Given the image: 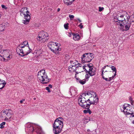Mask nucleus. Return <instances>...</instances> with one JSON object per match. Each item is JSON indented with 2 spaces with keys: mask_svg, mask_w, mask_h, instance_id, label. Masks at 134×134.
<instances>
[{
  "mask_svg": "<svg viewBox=\"0 0 134 134\" xmlns=\"http://www.w3.org/2000/svg\"><path fill=\"white\" fill-rule=\"evenodd\" d=\"M32 51L29 46H23L22 44H19L16 48L17 53L22 57L27 55Z\"/></svg>",
  "mask_w": 134,
  "mask_h": 134,
  "instance_id": "f257e3e1",
  "label": "nucleus"
},
{
  "mask_svg": "<svg viewBox=\"0 0 134 134\" xmlns=\"http://www.w3.org/2000/svg\"><path fill=\"white\" fill-rule=\"evenodd\" d=\"M37 78L40 82L43 84L47 83L51 80L48 78L45 70H42L38 72Z\"/></svg>",
  "mask_w": 134,
  "mask_h": 134,
  "instance_id": "f03ea898",
  "label": "nucleus"
},
{
  "mask_svg": "<svg viewBox=\"0 0 134 134\" xmlns=\"http://www.w3.org/2000/svg\"><path fill=\"white\" fill-rule=\"evenodd\" d=\"M115 18L118 20L117 22H118L119 23H120L126 20L129 19L130 16L126 12H124V14H122V12H118Z\"/></svg>",
  "mask_w": 134,
  "mask_h": 134,
  "instance_id": "7ed1b4c3",
  "label": "nucleus"
},
{
  "mask_svg": "<svg viewBox=\"0 0 134 134\" xmlns=\"http://www.w3.org/2000/svg\"><path fill=\"white\" fill-rule=\"evenodd\" d=\"M57 44V42L51 41L48 43V46L52 52L55 53H58L59 51L61 50V48L59 47Z\"/></svg>",
  "mask_w": 134,
  "mask_h": 134,
  "instance_id": "20e7f679",
  "label": "nucleus"
},
{
  "mask_svg": "<svg viewBox=\"0 0 134 134\" xmlns=\"http://www.w3.org/2000/svg\"><path fill=\"white\" fill-rule=\"evenodd\" d=\"M81 97H80L78 99V103L79 105L84 108H88L89 107L88 104L87 103V102H89L88 98H86V97H84V96L81 95Z\"/></svg>",
  "mask_w": 134,
  "mask_h": 134,
  "instance_id": "39448f33",
  "label": "nucleus"
},
{
  "mask_svg": "<svg viewBox=\"0 0 134 134\" xmlns=\"http://www.w3.org/2000/svg\"><path fill=\"white\" fill-rule=\"evenodd\" d=\"M129 19L122 22L120 23V29L122 31H127L129 30L131 26V23L129 22Z\"/></svg>",
  "mask_w": 134,
  "mask_h": 134,
  "instance_id": "423d86ee",
  "label": "nucleus"
},
{
  "mask_svg": "<svg viewBox=\"0 0 134 134\" xmlns=\"http://www.w3.org/2000/svg\"><path fill=\"white\" fill-rule=\"evenodd\" d=\"M94 58L93 54L90 53H85L81 57L82 62H90Z\"/></svg>",
  "mask_w": 134,
  "mask_h": 134,
  "instance_id": "0eeeda50",
  "label": "nucleus"
},
{
  "mask_svg": "<svg viewBox=\"0 0 134 134\" xmlns=\"http://www.w3.org/2000/svg\"><path fill=\"white\" fill-rule=\"evenodd\" d=\"M48 36V35L46 32L42 31L39 32L36 37V39L38 42L44 43L45 41H44L43 40Z\"/></svg>",
  "mask_w": 134,
  "mask_h": 134,
  "instance_id": "6e6552de",
  "label": "nucleus"
},
{
  "mask_svg": "<svg viewBox=\"0 0 134 134\" xmlns=\"http://www.w3.org/2000/svg\"><path fill=\"white\" fill-rule=\"evenodd\" d=\"M130 105L125 104L122 107L123 111L125 115L131 114L132 115L134 114L133 112L130 111Z\"/></svg>",
  "mask_w": 134,
  "mask_h": 134,
  "instance_id": "1a4fd4ad",
  "label": "nucleus"
},
{
  "mask_svg": "<svg viewBox=\"0 0 134 134\" xmlns=\"http://www.w3.org/2000/svg\"><path fill=\"white\" fill-rule=\"evenodd\" d=\"M27 130L33 134H42V133L41 129L38 127L36 128L34 130L33 127L32 126Z\"/></svg>",
  "mask_w": 134,
  "mask_h": 134,
  "instance_id": "9d476101",
  "label": "nucleus"
},
{
  "mask_svg": "<svg viewBox=\"0 0 134 134\" xmlns=\"http://www.w3.org/2000/svg\"><path fill=\"white\" fill-rule=\"evenodd\" d=\"M85 72L86 73L85 77L86 79H89L90 76H93L96 73V69L93 68L89 69V70Z\"/></svg>",
  "mask_w": 134,
  "mask_h": 134,
  "instance_id": "9b49d317",
  "label": "nucleus"
},
{
  "mask_svg": "<svg viewBox=\"0 0 134 134\" xmlns=\"http://www.w3.org/2000/svg\"><path fill=\"white\" fill-rule=\"evenodd\" d=\"M63 119L61 117H59L57 118L54 121L53 125L58 126H60L63 127Z\"/></svg>",
  "mask_w": 134,
  "mask_h": 134,
  "instance_id": "f8f14e48",
  "label": "nucleus"
},
{
  "mask_svg": "<svg viewBox=\"0 0 134 134\" xmlns=\"http://www.w3.org/2000/svg\"><path fill=\"white\" fill-rule=\"evenodd\" d=\"M98 100L99 99L98 98L95 97L94 98L93 97L91 96L87 100L89 103H92V104L93 103L95 105H96L98 102Z\"/></svg>",
  "mask_w": 134,
  "mask_h": 134,
  "instance_id": "ddd939ff",
  "label": "nucleus"
},
{
  "mask_svg": "<svg viewBox=\"0 0 134 134\" xmlns=\"http://www.w3.org/2000/svg\"><path fill=\"white\" fill-rule=\"evenodd\" d=\"M21 12L20 15L22 16H27V14H29V12L27 10L26 7L22 8L20 11Z\"/></svg>",
  "mask_w": 134,
  "mask_h": 134,
  "instance_id": "4468645a",
  "label": "nucleus"
},
{
  "mask_svg": "<svg viewBox=\"0 0 134 134\" xmlns=\"http://www.w3.org/2000/svg\"><path fill=\"white\" fill-rule=\"evenodd\" d=\"M78 74L77 72L75 74V77L77 81L82 85L84 84L85 83L87 80H88V79H86V78L82 80H81L78 77H77L76 75Z\"/></svg>",
  "mask_w": 134,
  "mask_h": 134,
  "instance_id": "2eb2a0df",
  "label": "nucleus"
},
{
  "mask_svg": "<svg viewBox=\"0 0 134 134\" xmlns=\"http://www.w3.org/2000/svg\"><path fill=\"white\" fill-rule=\"evenodd\" d=\"M83 68V66L82 64L79 63L77 66L76 67V71L75 74L77 72L78 74V73H80L82 72V69H84Z\"/></svg>",
  "mask_w": 134,
  "mask_h": 134,
  "instance_id": "dca6fc26",
  "label": "nucleus"
},
{
  "mask_svg": "<svg viewBox=\"0 0 134 134\" xmlns=\"http://www.w3.org/2000/svg\"><path fill=\"white\" fill-rule=\"evenodd\" d=\"M27 16H24L25 20H22V23L25 25H26L29 23L31 18L29 14H27Z\"/></svg>",
  "mask_w": 134,
  "mask_h": 134,
  "instance_id": "f3484780",
  "label": "nucleus"
},
{
  "mask_svg": "<svg viewBox=\"0 0 134 134\" xmlns=\"http://www.w3.org/2000/svg\"><path fill=\"white\" fill-rule=\"evenodd\" d=\"M70 93L72 96H75L76 94L77 90L76 88L73 87H71L70 88Z\"/></svg>",
  "mask_w": 134,
  "mask_h": 134,
  "instance_id": "a211bd4d",
  "label": "nucleus"
},
{
  "mask_svg": "<svg viewBox=\"0 0 134 134\" xmlns=\"http://www.w3.org/2000/svg\"><path fill=\"white\" fill-rule=\"evenodd\" d=\"M93 68V64H92L90 63L87 64L86 65H85L83 66V68L85 69V71H87L89 69Z\"/></svg>",
  "mask_w": 134,
  "mask_h": 134,
  "instance_id": "6ab92c4d",
  "label": "nucleus"
},
{
  "mask_svg": "<svg viewBox=\"0 0 134 134\" xmlns=\"http://www.w3.org/2000/svg\"><path fill=\"white\" fill-rule=\"evenodd\" d=\"M5 111L7 115V119H8L10 118L12 111V110L9 109H6Z\"/></svg>",
  "mask_w": 134,
  "mask_h": 134,
  "instance_id": "aec40b11",
  "label": "nucleus"
},
{
  "mask_svg": "<svg viewBox=\"0 0 134 134\" xmlns=\"http://www.w3.org/2000/svg\"><path fill=\"white\" fill-rule=\"evenodd\" d=\"M73 39L75 41H78L80 39V37L79 34L77 33H72Z\"/></svg>",
  "mask_w": 134,
  "mask_h": 134,
  "instance_id": "412c9836",
  "label": "nucleus"
},
{
  "mask_svg": "<svg viewBox=\"0 0 134 134\" xmlns=\"http://www.w3.org/2000/svg\"><path fill=\"white\" fill-rule=\"evenodd\" d=\"M93 94H95L96 95V94L94 92H93L90 91H88L86 92H85V93H83L82 94V96H84L86 98V95L90 96L93 95Z\"/></svg>",
  "mask_w": 134,
  "mask_h": 134,
  "instance_id": "4be33fe9",
  "label": "nucleus"
},
{
  "mask_svg": "<svg viewBox=\"0 0 134 134\" xmlns=\"http://www.w3.org/2000/svg\"><path fill=\"white\" fill-rule=\"evenodd\" d=\"M62 128L53 129V131L54 134H58L61 132Z\"/></svg>",
  "mask_w": 134,
  "mask_h": 134,
  "instance_id": "5701e85b",
  "label": "nucleus"
},
{
  "mask_svg": "<svg viewBox=\"0 0 134 134\" xmlns=\"http://www.w3.org/2000/svg\"><path fill=\"white\" fill-rule=\"evenodd\" d=\"M70 63L71 64L70 66H72V67L75 66V67L77 66L79 63H78L77 61H76L75 60H70Z\"/></svg>",
  "mask_w": 134,
  "mask_h": 134,
  "instance_id": "b1692460",
  "label": "nucleus"
},
{
  "mask_svg": "<svg viewBox=\"0 0 134 134\" xmlns=\"http://www.w3.org/2000/svg\"><path fill=\"white\" fill-rule=\"evenodd\" d=\"M75 0H64V4L67 5H71L72 2H74Z\"/></svg>",
  "mask_w": 134,
  "mask_h": 134,
  "instance_id": "393cba45",
  "label": "nucleus"
},
{
  "mask_svg": "<svg viewBox=\"0 0 134 134\" xmlns=\"http://www.w3.org/2000/svg\"><path fill=\"white\" fill-rule=\"evenodd\" d=\"M68 69L69 70V71L71 72H74V71H75V72L76 71V67H75V66L72 67V66H69L68 67Z\"/></svg>",
  "mask_w": 134,
  "mask_h": 134,
  "instance_id": "a878e982",
  "label": "nucleus"
},
{
  "mask_svg": "<svg viewBox=\"0 0 134 134\" xmlns=\"http://www.w3.org/2000/svg\"><path fill=\"white\" fill-rule=\"evenodd\" d=\"M6 83L4 81H2L0 79V90L2 89L5 86Z\"/></svg>",
  "mask_w": 134,
  "mask_h": 134,
  "instance_id": "bb28decb",
  "label": "nucleus"
},
{
  "mask_svg": "<svg viewBox=\"0 0 134 134\" xmlns=\"http://www.w3.org/2000/svg\"><path fill=\"white\" fill-rule=\"evenodd\" d=\"M90 104H88L89 105V107L88 108H85L86 109H88L90 108V109L91 110H93L94 108H95V106L96 105H95L94 104V103H93L92 104L91 103H89Z\"/></svg>",
  "mask_w": 134,
  "mask_h": 134,
  "instance_id": "cd10ccee",
  "label": "nucleus"
},
{
  "mask_svg": "<svg viewBox=\"0 0 134 134\" xmlns=\"http://www.w3.org/2000/svg\"><path fill=\"white\" fill-rule=\"evenodd\" d=\"M1 117L3 119H7V115L6 114L5 110L3 112H2L1 114Z\"/></svg>",
  "mask_w": 134,
  "mask_h": 134,
  "instance_id": "c85d7f7f",
  "label": "nucleus"
},
{
  "mask_svg": "<svg viewBox=\"0 0 134 134\" xmlns=\"http://www.w3.org/2000/svg\"><path fill=\"white\" fill-rule=\"evenodd\" d=\"M42 51L40 49L39 50L35 51L34 52V54L35 53L37 55H40L42 53Z\"/></svg>",
  "mask_w": 134,
  "mask_h": 134,
  "instance_id": "c756f323",
  "label": "nucleus"
},
{
  "mask_svg": "<svg viewBox=\"0 0 134 134\" xmlns=\"http://www.w3.org/2000/svg\"><path fill=\"white\" fill-rule=\"evenodd\" d=\"M5 26V25L3 24L0 25V31H3L4 30Z\"/></svg>",
  "mask_w": 134,
  "mask_h": 134,
  "instance_id": "7c9ffc66",
  "label": "nucleus"
},
{
  "mask_svg": "<svg viewBox=\"0 0 134 134\" xmlns=\"http://www.w3.org/2000/svg\"><path fill=\"white\" fill-rule=\"evenodd\" d=\"M110 68H111V70L115 72V73L114 74H115V75H116L117 71L116 68L113 66H112Z\"/></svg>",
  "mask_w": 134,
  "mask_h": 134,
  "instance_id": "2f4dec72",
  "label": "nucleus"
},
{
  "mask_svg": "<svg viewBox=\"0 0 134 134\" xmlns=\"http://www.w3.org/2000/svg\"><path fill=\"white\" fill-rule=\"evenodd\" d=\"M87 109V110H84L83 111V113L85 114L88 113L89 114H91L92 113L91 110H90V109H89V108Z\"/></svg>",
  "mask_w": 134,
  "mask_h": 134,
  "instance_id": "473e14b6",
  "label": "nucleus"
},
{
  "mask_svg": "<svg viewBox=\"0 0 134 134\" xmlns=\"http://www.w3.org/2000/svg\"><path fill=\"white\" fill-rule=\"evenodd\" d=\"M22 44L23 46H29L28 42L27 41H24L23 43H22V44Z\"/></svg>",
  "mask_w": 134,
  "mask_h": 134,
  "instance_id": "72a5a7b5",
  "label": "nucleus"
},
{
  "mask_svg": "<svg viewBox=\"0 0 134 134\" xmlns=\"http://www.w3.org/2000/svg\"><path fill=\"white\" fill-rule=\"evenodd\" d=\"M26 126L27 127V129L28 128H30V127H32V126L30 123H27L26 124Z\"/></svg>",
  "mask_w": 134,
  "mask_h": 134,
  "instance_id": "f704fd0d",
  "label": "nucleus"
},
{
  "mask_svg": "<svg viewBox=\"0 0 134 134\" xmlns=\"http://www.w3.org/2000/svg\"><path fill=\"white\" fill-rule=\"evenodd\" d=\"M5 122H4L0 124V128L1 129H3L4 127V125H5Z\"/></svg>",
  "mask_w": 134,
  "mask_h": 134,
  "instance_id": "c9c22d12",
  "label": "nucleus"
},
{
  "mask_svg": "<svg viewBox=\"0 0 134 134\" xmlns=\"http://www.w3.org/2000/svg\"><path fill=\"white\" fill-rule=\"evenodd\" d=\"M69 24L68 23H67L66 24H65L64 25V27L65 29H68L69 28L68 25Z\"/></svg>",
  "mask_w": 134,
  "mask_h": 134,
  "instance_id": "e433bc0d",
  "label": "nucleus"
},
{
  "mask_svg": "<svg viewBox=\"0 0 134 134\" xmlns=\"http://www.w3.org/2000/svg\"><path fill=\"white\" fill-rule=\"evenodd\" d=\"M5 58H6L8 60H9L10 59L12 58V56L11 55H9L8 56L6 57L5 56Z\"/></svg>",
  "mask_w": 134,
  "mask_h": 134,
  "instance_id": "4c0bfd02",
  "label": "nucleus"
},
{
  "mask_svg": "<svg viewBox=\"0 0 134 134\" xmlns=\"http://www.w3.org/2000/svg\"><path fill=\"white\" fill-rule=\"evenodd\" d=\"M57 126H56L53 125V129H58V128H63L62 127H61L60 126H58L57 127Z\"/></svg>",
  "mask_w": 134,
  "mask_h": 134,
  "instance_id": "58836bf2",
  "label": "nucleus"
},
{
  "mask_svg": "<svg viewBox=\"0 0 134 134\" xmlns=\"http://www.w3.org/2000/svg\"><path fill=\"white\" fill-rule=\"evenodd\" d=\"M115 76L116 75H115V74H114V75H113L111 77H109V81H110L111 80L113 79Z\"/></svg>",
  "mask_w": 134,
  "mask_h": 134,
  "instance_id": "ea45409f",
  "label": "nucleus"
},
{
  "mask_svg": "<svg viewBox=\"0 0 134 134\" xmlns=\"http://www.w3.org/2000/svg\"><path fill=\"white\" fill-rule=\"evenodd\" d=\"M69 17L71 20H72V19L74 18V16L73 15H69Z\"/></svg>",
  "mask_w": 134,
  "mask_h": 134,
  "instance_id": "a19ab883",
  "label": "nucleus"
},
{
  "mask_svg": "<svg viewBox=\"0 0 134 134\" xmlns=\"http://www.w3.org/2000/svg\"><path fill=\"white\" fill-rule=\"evenodd\" d=\"M102 75H101L102 76V77H104V75L105 74V73H104V70H102Z\"/></svg>",
  "mask_w": 134,
  "mask_h": 134,
  "instance_id": "79ce46f5",
  "label": "nucleus"
},
{
  "mask_svg": "<svg viewBox=\"0 0 134 134\" xmlns=\"http://www.w3.org/2000/svg\"><path fill=\"white\" fill-rule=\"evenodd\" d=\"M46 90H47L48 91V92H51V91L50 90V89H49V88L48 87H46Z\"/></svg>",
  "mask_w": 134,
  "mask_h": 134,
  "instance_id": "37998d69",
  "label": "nucleus"
},
{
  "mask_svg": "<svg viewBox=\"0 0 134 134\" xmlns=\"http://www.w3.org/2000/svg\"><path fill=\"white\" fill-rule=\"evenodd\" d=\"M99 12H101L104 9V8L103 7H99Z\"/></svg>",
  "mask_w": 134,
  "mask_h": 134,
  "instance_id": "c03bdc74",
  "label": "nucleus"
},
{
  "mask_svg": "<svg viewBox=\"0 0 134 134\" xmlns=\"http://www.w3.org/2000/svg\"><path fill=\"white\" fill-rule=\"evenodd\" d=\"M1 7L2 8H4L5 9H7V7H6V6L4 5H2Z\"/></svg>",
  "mask_w": 134,
  "mask_h": 134,
  "instance_id": "a18cd8bd",
  "label": "nucleus"
},
{
  "mask_svg": "<svg viewBox=\"0 0 134 134\" xmlns=\"http://www.w3.org/2000/svg\"><path fill=\"white\" fill-rule=\"evenodd\" d=\"M130 103L131 104V105H133V103H134V102L133 101H132V99L131 98V99H130Z\"/></svg>",
  "mask_w": 134,
  "mask_h": 134,
  "instance_id": "49530a36",
  "label": "nucleus"
},
{
  "mask_svg": "<svg viewBox=\"0 0 134 134\" xmlns=\"http://www.w3.org/2000/svg\"><path fill=\"white\" fill-rule=\"evenodd\" d=\"M102 78H103V79L107 81H109V79H108L107 78H105L104 77H102Z\"/></svg>",
  "mask_w": 134,
  "mask_h": 134,
  "instance_id": "de8ad7c7",
  "label": "nucleus"
},
{
  "mask_svg": "<svg viewBox=\"0 0 134 134\" xmlns=\"http://www.w3.org/2000/svg\"><path fill=\"white\" fill-rule=\"evenodd\" d=\"M131 19L132 22H134V15H132Z\"/></svg>",
  "mask_w": 134,
  "mask_h": 134,
  "instance_id": "09e8293b",
  "label": "nucleus"
},
{
  "mask_svg": "<svg viewBox=\"0 0 134 134\" xmlns=\"http://www.w3.org/2000/svg\"><path fill=\"white\" fill-rule=\"evenodd\" d=\"M82 23H81L79 25L81 29H82L83 27V25H82Z\"/></svg>",
  "mask_w": 134,
  "mask_h": 134,
  "instance_id": "8fccbe9b",
  "label": "nucleus"
},
{
  "mask_svg": "<svg viewBox=\"0 0 134 134\" xmlns=\"http://www.w3.org/2000/svg\"><path fill=\"white\" fill-rule=\"evenodd\" d=\"M52 87L53 86L51 85L50 84L49 85L48 87H49V88L50 87L51 88H52Z\"/></svg>",
  "mask_w": 134,
  "mask_h": 134,
  "instance_id": "3c124183",
  "label": "nucleus"
},
{
  "mask_svg": "<svg viewBox=\"0 0 134 134\" xmlns=\"http://www.w3.org/2000/svg\"><path fill=\"white\" fill-rule=\"evenodd\" d=\"M3 60L5 62H7V61H8V60H7V59H6L5 58H3Z\"/></svg>",
  "mask_w": 134,
  "mask_h": 134,
  "instance_id": "603ef678",
  "label": "nucleus"
},
{
  "mask_svg": "<svg viewBox=\"0 0 134 134\" xmlns=\"http://www.w3.org/2000/svg\"><path fill=\"white\" fill-rule=\"evenodd\" d=\"M106 67V66H103V67H102V70H104V69Z\"/></svg>",
  "mask_w": 134,
  "mask_h": 134,
  "instance_id": "864d4df0",
  "label": "nucleus"
},
{
  "mask_svg": "<svg viewBox=\"0 0 134 134\" xmlns=\"http://www.w3.org/2000/svg\"><path fill=\"white\" fill-rule=\"evenodd\" d=\"M77 20L79 21V22H81V20H80L78 18Z\"/></svg>",
  "mask_w": 134,
  "mask_h": 134,
  "instance_id": "5fc2aeb1",
  "label": "nucleus"
},
{
  "mask_svg": "<svg viewBox=\"0 0 134 134\" xmlns=\"http://www.w3.org/2000/svg\"><path fill=\"white\" fill-rule=\"evenodd\" d=\"M60 10V9L59 8H58L57 9V12H59Z\"/></svg>",
  "mask_w": 134,
  "mask_h": 134,
  "instance_id": "6e6d98bb",
  "label": "nucleus"
},
{
  "mask_svg": "<svg viewBox=\"0 0 134 134\" xmlns=\"http://www.w3.org/2000/svg\"><path fill=\"white\" fill-rule=\"evenodd\" d=\"M20 103H21H21H23V100H20Z\"/></svg>",
  "mask_w": 134,
  "mask_h": 134,
  "instance_id": "4d7b16f0",
  "label": "nucleus"
},
{
  "mask_svg": "<svg viewBox=\"0 0 134 134\" xmlns=\"http://www.w3.org/2000/svg\"><path fill=\"white\" fill-rule=\"evenodd\" d=\"M87 120H88V119H86V118H85V120H84L85 121L86 120V121H87Z\"/></svg>",
  "mask_w": 134,
  "mask_h": 134,
  "instance_id": "13d9d810",
  "label": "nucleus"
},
{
  "mask_svg": "<svg viewBox=\"0 0 134 134\" xmlns=\"http://www.w3.org/2000/svg\"><path fill=\"white\" fill-rule=\"evenodd\" d=\"M88 121H85V123H87L89 121V120H88Z\"/></svg>",
  "mask_w": 134,
  "mask_h": 134,
  "instance_id": "bf43d9fd",
  "label": "nucleus"
},
{
  "mask_svg": "<svg viewBox=\"0 0 134 134\" xmlns=\"http://www.w3.org/2000/svg\"><path fill=\"white\" fill-rule=\"evenodd\" d=\"M2 47V46L1 45H0V49H1Z\"/></svg>",
  "mask_w": 134,
  "mask_h": 134,
  "instance_id": "052dcab7",
  "label": "nucleus"
},
{
  "mask_svg": "<svg viewBox=\"0 0 134 134\" xmlns=\"http://www.w3.org/2000/svg\"><path fill=\"white\" fill-rule=\"evenodd\" d=\"M2 15L0 13V18L2 16Z\"/></svg>",
  "mask_w": 134,
  "mask_h": 134,
  "instance_id": "680f3d73",
  "label": "nucleus"
},
{
  "mask_svg": "<svg viewBox=\"0 0 134 134\" xmlns=\"http://www.w3.org/2000/svg\"><path fill=\"white\" fill-rule=\"evenodd\" d=\"M87 131H88V132H89L90 131V130L89 129H88L87 130Z\"/></svg>",
  "mask_w": 134,
  "mask_h": 134,
  "instance_id": "e2e57ef3",
  "label": "nucleus"
},
{
  "mask_svg": "<svg viewBox=\"0 0 134 134\" xmlns=\"http://www.w3.org/2000/svg\"><path fill=\"white\" fill-rule=\"evenodd\" d=\"M108 72V71H107L106 70L104 72V73H105V72Z\"/></svg>",
  "mask_w": 134,
  "mask_h": 134,
  "instance_id": "0e129e2a",
  "label": "nucleus"
},
{
  "mask_svg": "<svg viewBox=\"0 0 134 134\" xmlns=\"http://www.w3.org/2000/svg\"><path fill=\"white\" fill-rule=\"evenodd\" d=\"M23 100V101H24L25 100V99H23L22 100Z\"/></svg>",
  "mask_w": 134,
  "mask_h": 134,
  "instance_id": "69168bd1",
  "label": "nucleus"
},
{
  "mask_svg": "<svg viewBox=\"0 0 134 134\" xmlns=\"http://www.w3.org/2000/svg\"><path fill=\"white\" fill-rule=\"evenodd\" d=\"M36 99V98H34V100H35Z\"/></svg>",
  "mask_w": 134,
  "mask_h": 134,
  "instance_id": "338daca9",
  "label": "nucleus"
},
{
  "mask_svg": "<svg viewBox=\"0 0 134 134\" xmlns=\"http://www.w3.org/2000/svg\"><path fill=\"white\" fill-rule=\"evenodd\" d=\"M109 66L108 65H107L106 66Z\"/></svg>",
  "mask_w": 134,
  "mask_h": 134,
  "instance_id": "774afa93",
  "label": "nucleus"
}]
</instances>
